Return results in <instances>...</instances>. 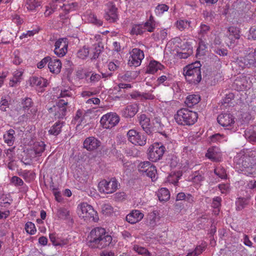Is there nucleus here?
<instances>
[{
  "label": "nucleus",
  "instance_id": "obj_31",
  "mask_svg": "<svg viewBox=\"0 0 256 256\" xmlns=\"http://www.w3.org/2000/svg\"><path fill=\"white\" fill-rule=\"evenodd\" d=\"M158 197L160 202L168 200L170 198V194L168 190L164 188H161L158 192Z\"/></svg>",
  "mask_w": 256,
  "mask_h": 256
},
{
  "label": "nucleus",
  "instance_id": "obj_8",
  "mask_svg": "<svg viewBox=\"0 0 256 256\" xmlns=\"http://www.w3.org/2000/svg\"><path fill=\"white\" fill-rule=\"evenodd\" d=\"M240 29L238 28L230 26L228 28L226 34L225 40L229 48H234V44L240 38Z\"/></svg>",
  "mask_w": 256,
  "mask_h": 256
},
{
  "label": "nucleus",
  "instance_id": "obj_13",
  "mask_svg": "<svg viewBox=\"0 0 256 256\" xmlns=\"http://www.w3.org/2000/svg\"><path fill=\"white\" fill-rule=\"evenodd\" d=\"M68 40L66 38H61L57 40L54 44V54L58 57H62L68 52Z\"/></svg>",
  "mask_w": 256,
  "mask_h": 256
},
{
  "label": "nucleus",
  "instance_id": "obj_2",
  "mask_svg": "<svg viewBox=\"0 0 256 256\" xmlns=\"http://www.w3.org/2000/svg\"><path fill=\"white\" fill-rule=\"evenodd\" d=\"M201 66L200 62H196L184 68V75L186 81L190 84H198L200 82Z\"/></svg>",
  "mask_w": 256,
  "mask_h": 256
},
{
  "label": "nucleus",
  "instance_id": "obj_40",
  "mask_svg": "<svg viewBox=\"0 0 256 256\" xmlns=\"http://www.w3.org/2000/svg\"><path fill=\"white\" fill-rule=\"evenodd\" d=\"M214 173L222 179H226L227 175L225 169L222 167H218L214 170Z\"/></svg>",
  "mask_w": 256,
  "mask_h": 256
},
{
  "label": "nucleus",
  "instance_id": "obj_35",
  "mask_svg": "<svg viewBox=\"0 0 256 256\" xmlns=\"http://www.w3.org/2000/svg\"><path fill=\"white\" fill-rule=\"evenodd\" d=\"M210 26L208 25L201 24L198 32V36H200V38H204L210 30Z\"/></svg>",
  "mask_w": 256,
  "mask_h": 256
},
{
  "label": "nucleus",
  "instance_id": "obj_17",
  "mask_svg": "<svg viewBox=\"0 0 256 256\" xmlns=\"http://www.w3.org/2000/svg\"><path fill=\"white\" fill-rule=\"evenodd\" d=\"M138 118L140 124L146 133L148 135L152 134L150 118L145 114H140Z\"/></svg>",
  "mask_w": 256,
  "mask_h": 256
},
{
  "label": "nucleus",
  "instance_id": "obj_4",
  "mask_svg": "<svg viewBox=\"0 0 256 256\" xmlns=\"http://www.w3.org/2000/svg\"><path fill=\"white\" fill-rule=\"evenodd\" d=\"M78 214L84 220L97 222L98 220L97 212L93 208L86 202L82 203L78 207Z\"/></svg>",
  "mask_w": 256,
  "mask_h": 256
},
{
  "label": "nucleus",
  "instance_id": "obj_34",
  "mask_svg": "<svg viewBox=\"0 0 256 256\" xmlns=\"http://www.w3.org/2000/svg\"><path fill=\"white\" fill-rule=\"evenodd\" d=\"M33 102L30 98H25L22 100V109L26 112H28L33 106Z\"/></svg>",
  "mask_w": 256,
  "mask_h": 256
},
{
  "label": "nucleus",
  "instance_id": "obj_30",
  "mask_svg": "<svg viewBox=\"0 0 256 256\" xmlns=\"http://www.w3.org/2000/svg\"><path fill=\"white\" fill-rule=\"evenodd\" d=\"M104 46L101 42H98L93 46V48L92 50V60H96L100 56V54L103 51Z\"/></svg>",
  "mask_w": 256,
  "mask_h": 256
},
{
  "label": "nucleus",
  "instance_id": "obj_43",
  "mask_svg": "<svg viewBox=\"0 0 256 256\" xmlns=\"http://www.w3.org/2000/svg\"><path fill=\"white\" fill-rule=\"evenodd\" d=\"M25 229L26 232L31 234H34L36 232V228L34 224L30 222H28L25 225Z\"/></svg>",
  "mask_w": 256,
  "mask_h": 256
},
{
  "label": "nucleus",
  "instance_id": "obj_21",
  "mask_svg": "<svg viewBox=\"0 0 256 256\" xmlns=\"http://www.w3.org/2000/svg\"><path fill=\"white\" fill-rule=\"evenodd\" d=\"M30 83L32 86H38L40 88L46 87L48 80L42 77L32 76L30 79Z\"/></svg>",
  "mask_w": 256,
  "mask_h": 256
},
{
  "label": "nucleus",
  "instance_id": "obj_10",
  "mask_svg": "<svg viewBox=\"0 0 256 256\" xmlns=\"http://www.w3.org/2000/svg\"><path fill=\"white\" fill-rule=\"evenodd\" d=\"M67 104V102H65L63 100H60L56 105L50 108L48 112H54V116L55 118L62 119L66 115V106Z\"/></svg>",
  "mask_w": 256,
  "mask_h": 256
},
{
  "label": "nucleus",
  "instance_id": "obj_28",
  "mask_svg": "<svg viewBox=\"0 0 256 256\" xmlns=\"http://www.w3.org/2000/svg\"><path fill=\"white\" fill-rule=\"evenodd\" d=\"M15 132L12 129H10L6 132V133L4 135V139L6 143L8 146H12L15 140L14 135Z\"/></svg>",
  "mask_w": 256,
  "mask_h": 256
},
{
  "label": "nucleus",
  "instance_id": "obj_3",
  "mask_svg": "<svg viewBox=\"0 0 256 256\" xmlns=\"http://www.w3.org/2000/svg\"><path fill=\"white\" fill-rule=\"evenodd\" d=\"M174 118L179 125L192 126L197 121L198 114L188 108H181L177 111Z\"/></svg>",
  "mask_w": 256,
  "mask_h": 256
},
{
  "label": "nucleus",
  "instance_id": "obj_12",
  "mask_svg": "<svg viewBox=\"0 0 256 256\" xmlns=\"http://www.w3.org/2000/svg\"><path fill=\"white\" fill-rule=\"evenodd\" d=\"M238 8L246 18H251L254 14L256 8L252 3L247 0L240 2Z\"/></svg>",
  "mask_w": 256,
  "mask_h": 256
},
{
  "label": "nucleus",
  "instance_id": "obj_61",
  "mask_svg": "<svg viewBox=\"0 0 256 256\" xmlns=\"http://www.w3.org/2000/svg\"><path fill=\"white\" fill-rule=\"evenodd\" d=\"M234 98V94L232 93H229L226 95V96L223 99L224 104H228Z\"/></svg>",
  "mask_w": 256,
  "mask_h": 256
},
{
  "label": "nucleus",
  "instance_id": "obj_52",
  "mask_svg": "<svg viewBox=\"0 0 256 256\" xmlns=\"http://www.w3.org/2000/svg\"><path fill=\"white\" fill-rule=\"evenodd\" d=\"M152 164L149 162H140L138 166V170L142 173H144L146 172L147 168L150 167Z\"/></svg>",
  "mask_w": 256,
  "mask_h": 256
},
{
  "label": "nucleus",
  "instance_id": "obj_51",
  "mask_svg": "<svg viewBox=\"0 0 256 256\" xmlns=\"http://www.w3.org/2000/svg\"><path fill=\"white\" fill-rule=\"evenodd\" d=\"M144 32V28L142 26L140 25H134L133 26L130 33L132 34H142Z\"/></svg>",
  "mask_w": 256,
  "mask_h": 256
},
{
  "label": "nucleus",
  "instance_id": "obj_11",
  "mask_svg": "<svg viewBox=\"0 0 256 256\" xmlns=\"http://www.w3.org/2000/svg\"><path fill=\"white\" fill-rule=\"evenodd\" d=\"M130 56L128 59V64L135 67L140 66L142 60L144 58V54L142 50L138 48L132 49L130 52Z\"/></svg>",
  "mask_w": 256,
  "mask_h": 256
},
{
  "label": "nucleus",
  "instance_id": "obj_50",
  "mask_svg": "<svg viewBox=\"0 0 256 256\" xmlns=\"http://www.w3.org/2000/svg\"><path fill=\"white\" fill-rule=\"evenodd\" d=\"M204 250V247L200 246H197L196 248L191 252H189L186 256H198Z\"/></svg>",
  "mask_w": 256,
  "mask_h": 256
},
{
  "label": "nucleus",
  "instance_id": "obj_19",
  "mask_svg": "<svg viewBox=\"0 0 256 256\" xmlns=\"http://www.w3.org/2000/svg\"><path fill=\"white\" fill-rule=\"evenodd\" d=\"M48 67L51 72L56 74H58L62 68L61 61L59 59L50 57V60L48 64Z\"/></svg>",
  "mask_w": 256,
  "mask_h": 256
},
{
  "label": "nucleus",
  "instance_id": "obj_24",
  "mask_svg": "<svg viewBox=\"0 0 256 256\" xmlns=\"http://www.w3.org/2000/svg\"><path fill=\"white\" fill-rule=\"evenodd\" d=\"M191 24L192 22L190 20H177L176 23V26L180 31L189 29L192 30V26Z\"/></svg>",
  "mask_w": 256,
  "mask_h": 256
},
{
  "label": "nucleus",
  "instance_id": "obj_37",
  "mask_svg": "<svg viewBox=\"0 0 256 256\" xmlns=\"http://www.w3.org/2000/svg\"><path fill=\"white\" fill-rule=\"evenodd\" d=\"M171 80L170 76L169 74L165 76H162L158 78L157 82L158 84H162L164 86H168L170 84V82Z\"/></svg>",
  "mask_w": 256,
  "mask_h": 256
},
{
  "label": "nucleus",
  "instance_id": "obj_32",
  "mask_svg": "<svg viewBox=\"0 0 256 256\" xmlns=\"http://www.w3.org/2000/svg\"><path fill=\"white\" fill-rule=\"evenodd\" d=\"M160 216L157 210H154L148 214V219L150 220V225L151 227H154L156 225V222L160 220Z\"/></svg>",
  "mask_w": 256,
  "mask_h": 256
},
{
  "label": "nucleus",
  "instance_id": "obj_45",
  "mask_svg": "<svg viewBox=\"0 0 256 256\" xmlns=\"http://www.w3.org/2000/svg\"><path fill=\"white\" fill-rule=\"evenodd\" d=\"M154 120V127L156 129L157 132L163 135H165L164 132H162L164 126L161 122L160 120L158 118H156Z\"/></svg>",
  "mask_w": 256,
  "mask_h": 256
},
{
  "label": "nucleus",
  "instance_id": "obj_57",
  "mask_svg": "<svg viewBox=\"0 0 256 256\" xmlns=\"http://www.w3.org/2000/svg\"><path fill=\"white\" fill-rule=\"evenodd\" d=\"M222 198L216 196L213 198L212 206L214 208H218L221 206Z\"/></svg>",
  "mask_w": 256,
  "mask_h": 256
},
{
  "label": "nucleus",
  "instance_id": "obj_9",
  "mask_svg": "<svg viewBox=\"0 0 256 256\" xmlns=\"http://www.w3.org/2000/svg\"><path fill=\"white\" fill-rule=\"evenodd\" d=\"M128 140L136 146H144L146 143V137L134 130H130L127 133Z\"/></svg>",
  "mask_w": 256,
  "mask_h": 256
},
{
  "label": "nucleus",
  "instance_id": "obj_53",
  "mask_svg": "<svg viewBox=\"0 0 256 256\" xmlns=\"http://www.w3.org/2000/svg\"><path fill=\"white\" fill-rule=\"evenodd\" d=\"M12 202V200L6 196L3 195L0 198V205L2 206H6V204L10 205Z\"/></svg>",
  "mask_w": 256,
  "mask_h": 256
},
{
  "label": "nucleus",
  "instance_id": "obj_25",
  "mask_svg": "<svg viewBox=\"0 0 256 256\" xmlns=\"http://www.w3.org/2000/svg\"><path fill=\"white\" fill-rule=\"evenodd\" d=\"M64 122L58 121L52 125L48 130V134L50 135L56 136L62 132V128L64 126Z\"/></svg>",
  "mask_w": 256,
  "mask_h": 256
},
{
  "label": "nucleus",
  "instance_id": "obj_36",
  "mask_svg": "<svg viewBox=\"0 0 256 256\" xmlns=\"http://www.w3.org/2000/svg\"><path fill=\"white\" fill-rule=\"evenodd\" d=\"M70 215V212L65 208H60L57 209L56 216L60 219H67Z\"/></svg>",
  "mask_w": 256,
  "mask_h": 256
},
{
  "label": "nucleus",
  "instance_id": "obj_49",
  "mask_svg": "<svg viewBox=\"0 0 256 256\" xmlns=\"http://www.w3.org/2000/svg\"><path fill=\"white\" fill-rule=\"evenodd\" d=\"M248 55V58H249L248 60L252 67H256V48L254 52H250Z\"/></svg>",
  "mask_w": 256,
  "mask_h": 256
},
{
  "label": "nucleus",
  "instance_id": "obj_15",
  "mask_svg": "<svg viewBox=\"0 0 256 256\" xmlns=\"http://www.w3.org/2000/svg\"><path fill=\"white\" fill-rule=\"evenodd\" d=\"M217 120L222 126L226 127L234 123V118L230 113H222L218 115Z\"/></svg>",
  "mask_w": 256,
  "mask_h": 256
},
{
  "label": "nucleus",
  "instance_id": "obj_55",
  "mask_svg": "<svg viewBox=\"0 0 256 256\" xmlns=\"http://www.w3.org/2000/svg\"><path fill=\"white\" fill-rule=\"evenodd\" d=\"M50 60V57L49 56L44 58L37 64L38 68L41 69L44 68V66L47 64V63H49V61Z\"/></svg>",
  "mask_w": 256,
  "mask_h": 256
},
{
  "label": "nucleus",
  "instance_id": "obj_38",
  "mask_svg": "<svg viewBox=\"0 0 256 256\" xmlns=\"http://www.w3.org/2000/svg\"><path fill=\"white\" fill-rule=\"evenodd\" d=\"M132 250L139 254L150 256V253L144 247L134 245Z\"/></svg>",
  "mask_w": 256,
  "mask_h": 256
},
{
  "label": "nucleus",
  "instance_id": "obj_59",
  "mask_svg": "<svg viewBox=\"0 0 256 256\" xmlns=\"http://www.w3.org/2000/svg\"><path fill=\"white\" fill-rule=\"evenodd\" d=\"M179 160L177 156H176L172 155L170 156V164L171 167L174 168L176 167L178 164V163Z\"/></svg>",
  "mask_w": 256,
  "mask_h": 256
},
{
  "label": "nucleus",
  "instance_id": "obj_62",
  "mask_svg": "<svg viewBox=\"0 0 256 256\" xmlns=\"http://www.w3.org/2000/svg\"><path fill=\"white\" fill-rule=\"evenodd\" d=\"M27 4H28V6H27L28 9L31 10H34L36 8H37L38 6H40V4H38V2H36L35 0H34L32 2H30L28 3Z\"/></svg>",
  "mask_w": 256,
  "mask_h": 256
},
{
  "label": "nucleus",
  "instance_id": "obj_54",
  "mask_svg": "<svg viewBox=\"0 0 256 256\" xmlns=\"http://www.w3.org/2000/svg\"><path fill=\"white\" fill-rule=\"evenodd\" d=\"M192 179L194 182L198 183L204 180V177L200 174L198 172H195L194 174Z\"/></svg>",
  "mask_w": 256,
  "mask_h": 256
},
{
  "label": "nucleus",
  "instance_id": "obj_47",
  "mask_svg": "<svg viewBox=\"0 0 256 256\" xmlns=\"http://www.w3.org/2000/svg\"><path fill=\"white\" fill-rule=\"evenodd\" d=\"M14 149V148H8L5 152L4 156L6 158H8L9 161H14L15 156Z\"/></svg>",
  "mask_w": 256,
  "mask_h": 256
},
{
  "label": "nucleus",
  "instance_id": "obj_5",
  "mask_svg": "<svg viewBox=\"0 0 256 256\" xmlns=\"http://www.w3.org/2000/svg\"><path fill=\"white\" fill-rule=\"evenodd\" d=\"M165 151L166 148L162 144L155 142L148 149V158L152 162H156L162 158Z\"/></svg>",
  "mask_w": 256,
  "mask_h": 256
},
{
  "label": "nucleus",
  "instance_id": "obj_41",
  "mask_svg": "<svg viewBox=\"0 0 256 256\" xmlns=\"http://www.w3.org/2000/svg\"><path fill=\"white\" fill-rule=\"evenodd\" d=\"M192 54V50L191 48H188L186 51L178 52L176 56L179 58H186Z\"/></svg>",
  "mask_w": 256,
  "mask_h": 256
},
{
  "label": "nucleus",
  "instance_id": "obj_56",
  "mask_svg": "<svg viewBox=\"0 0 256 256\" xmlns=\"http://www.w3.org/2000/svg\"><path fill=\"white\" fill-rule=\"evenodd\" d=\"M206 156L213 161L216 160V154L214 152V149L209 148L206 154Z\"/></svg>",
  "mask_w": 256,
  "mask_h": 256
},
{
  "label": "nucleus",
  "instance_id": "obj_29",
  "mask_svg": "<svg viewBox=\"0 0 256 256\" xmlns=\"http://www.w3.org/2000/svg\"><path fill=\"white\" fill-rule=\"evenodd\" d=\"M248 55L247 54L244 57L238 58L234 62L242 68H244L246 66L248 68L252 67V66L250 64V60H248L249 58H248Z\"/></svg>",
  "mask_w": 256,
  "mask_h": 256
},
{
  "label": "nucleus",
  "instance_id": "obj_27",
  "mask_svg": "<svg viewBox=\"0 0 256 256\" xmlns=\"http://www.w3.org/2000/svg\"><path fill=\"white\" fill-rule=\"evenodd\" d=\"M250 197L239 198L236 202V210H241L244 208L250 202Z\"/></svg>",
  "mask_w": 256,
  "mask_h": 256
},
{
  "label": "nucleus",
  "instance_id": "obj_42",
  "mask_svg": "<svg viewBox=\"0 0 256 256\" xmlns=\"http://www.w3.org/2000/svg\"><path fill=\"white\" fill-rule=\"evenodd\" d=\"M168 8V6L165 4H158L155 8V12L157 15H160L165 12H167Z\"/></svg>",
  "mask_w": 256,
  "mask_h": 256
},
{
  "label": "nucleus",
  "instance_id": "obj_20",
  "mask_svg": "<svg viewBox=\"0 0 256 256\" xmlns=\"http://www.w3.org/2000/svg\"><path fill=\"white\" fill-rule=\"evenodd\" d=\"M144 217V214L138 210L132 211L128 214L126 218V220L131 224H134L140 221Z\"/></svg>",
  "mask_w": 256,
  "mask_h": 256
},
{
  "label": "nucleus",
  "instance_id": "obj_16",
  "mask_svg": "<svg viewBox=\"0 0 256 256\" xmlns=\"http://www.w3.org/2000/svg\"><path fill=\"white\" fill-rule=\"evenodd\" d=\"M250 84L248 82L245 76L238 77L234 80L233 87L238 91H243L250 88Z\"/></svg>",
  "mask_w": 256,
  "mask_h": 256
},
{
  "label": "nucleus",
  "instance_id": "obj_58",
  "mask_svg": "<svg viewBox=\"0 0 256 256\" xmlns=\"http://www.w3.org/2000/svg\"><path fill=\"white\" fill-rule=\"evenodd\" d=\"M204 16L205 18H210V20L213 21V19L215 18L216 14L214 11L210 10V12L208 11H204Z\"/></svg>",
  "mask_w": 256,
  "mask_h": 256
},
{
  "label": "nucleus",
  "instance_id": "obj_63",
  "mask_svg": "<svg viewBox=\"0 0 256 256\" xmlns=\"http://www.w3.org/2000/svg\"><path fill=\"white\" fill-rule=\"evenodd\" d=\"M143 28L144 32L147 30L149 32H152L154 30V27H153L152 24L149 22H146L144 25Z\"/></svg>",
  "mask_w": 256,
  "mask_h": 256
},
{
  "label": "nucleus",
  "instance_id": "obj_22",
  "mask_svg": "<svg viewBox=\"0 0 256 256\" xmlns=\"http://www.w3.org/2000/svg\"><path fill=\"white\" fill-rule=\"evenodd\" d=\"M138 111V107L136 104L128 106L122 111V116L126 118H132L135 116Z\"/></svg>",
  "mask_w": 256,
  "mask_h": 256
},
{
  "label": "nucleus",
  "instance_id": "obj_23",
  "mask_svg": "<svg viewBox=\"0 0 256 256\" xmlns=\"http://www.w3.org/2000/svg\"><path fill=\"white\" fill-rule=\"evenodd\" d=\"M164 68V66L160 62L156 61H150L147 68L146 72L148 74H154L158 70H162Z\"/></svg>",
  "mask_w": 256,
  "mask_h": 256
},
{
  "label": "nucleus",
  "instance_id": "obj_1",
  "mask_svg": "<svg viewBox=\"0 0 256 256\" xmlns=\"http://www.w3.org/2000/svg\"><path fill=\"white\" fill-rule=\"evenodd\" d=\"M112 240L104 228L96 227L90 231L88 236V246L92 248L102 249L109 246Z\"/></svg>",
  "mask_w": 256,
  "mask_h": 256
},
{
  "label": "nucleus",
  "instance_id": "obj_18",
  "mask_svg": "<svg viewBox=\"0 0 256 256\" xmlns=\"http://www.w3.org/2000/svg\"><path fill=\"white\" fill-rule=\"evenodd\" d=\"M100 142L98 139L94 137H89L86 138L83 144L84 148L88 150L92 151L96 149L100 146Z\"/></svg>",
  "mask_w": 256,
  "mask_h": 256
},
{
  "label": "nucleus",
  "instance_id": "obj_7",
  "mask_svg": "<svg viewBox=\"0 0 256 256\" xmlns=\"http://www.w3.org/2000/svg\"><path fill=\"white\" fill-rule=\"evenodd\" d=\"M118 182L116 178H112L110 180H102L98 184V188L100 192L105 194H112L118 189Z\"/></svg>",
  "mask_w": 256,
  "mask_h": 256
},
{
  "label": "nucleus",
  "instance_id": "obj_6",
  "mask_svg": "<svg viewBox=\"0 0 256 256\" xmlns=\"http://www.w3.org/2000/svg\"><path fill=\"white\" fill-rule=\"evenodd\" d=\"M119 122L120 117L114 112H109L104 115L100 120L102 128L106 129L111 128L115 126Z\"/></svg>",
  "mask_w": 256,
  "mask_h": 256
},
{
  "label": "nucleus",
  "instance_id": "obj_26",
  "mask_svg": "<svg viewBox=\"0 0 256 256\" xmlns=\"http://www.w3.org/2000/svg\"><path fill=\"white\" fill-rule=\"evenodd\" d=\"M200 100V97L198 94H192L187 96L185 101L186 104L189 108L198 104Z\"/></svg>",
  "mask_w": 256,
  "mask_h": 256
},
{
  "label": "nucleus",
  "instance_id": "obj_33",
  "mask_svg": "<svg viewBox=\"0 0 256 256\" xmlns=\"http://www.w3.org/2000/svg\"><path fill=\"white\" fill-rule=\"evenodd\" d=\"M46 144L43 142H36L34 145V150L36 155L40 156L45 150Z\"/></svg>",
  "mask_w": 256,
  "mask_h": 256
},
{
  "label": "nucleus",
  "instance_id": "obj_44",
  "mask_svg": "<svg viewBox=\"0 0 256 256\" xmlns=\"http://www.w3.org/2000/svg\"><path fill=\"white\" fill-rule=\"evenodd\" d=\"M84 119V116L83 115V112L80 110H78L73 120L75 124L78 122V126H79L83 121Z\"/></svg>",
  "mask_w": 256,
  "mask_h": 256
},
{
  "label": "nucleus",
  "instance_id": "obj_39",
  "mask_svg": "<svg viewBox=\"0 0 256 256\" xmlns=\"http://www.w3.org/2000/svg\"><path fill=\"white\" fill-rule=\"evenodd\" d=\"M144 173H146V176L150 178L152 180L156 178V167L152 165L148 168L146 172Z\"/></svg>",
  "mask_w": 256,
  "mask_h": 256
},
{
  "label": "nucleus",
  "instance_id": "obj_60",
  "mask_svg": "<svg viewBox=\"0 0 256 256\" xmlns=\"http://www.w3.org/2000/svg\"><path fill=\"white\" fill-rule=\"evenodd\" d=\"M214 52L220 56H226L228 54V50L224 48H216Z\"/></svg>",
  "mask_w": 256,
  "mask_h": 256
},
{
  "label": "nucleus",
  "instance_id": "obj_46",
  "mask_svg": "<svg viewBox=\"0 0 256 256\" xmlns=\"http://www.w3.org/2000/svg\"><path fill=\"white\" fill-rule=\"evenodd\" d=\"M102 212L104 215H110L113 212V208L109 204H104L102 206Z\"/></svg>",
  "mask_w": 256,
  "mask_h": 256
},
{
  "label": "nucleus",
  "instance_id": "obj_64",
  "mask_svg": "<svg viewBox=\"0 0 256 256\" xmlns=\"http://www.w3.org/2000/svg\"><path fill=\"white\" fill-rule=\"evenodd\" d=\"M12 182L18 186H22L24 184L23 180L19 177L14 176L12 178Z\"/></svg>",
  "mask_w": 256,
  "mask_h": 256
},
{
  "label": "nucleus",
  "instance_id": "obj_14",
  "mask_svg": "<svg viewBox=\"0 0 256 256\" xmlns=\"http://www.w3.org/2000/svg\"><path fill=\"white\" fill-rule=\"evenodd\" d=\"M108 10L105 13L104 18L110 22H115L118 20V8L112 2L108 4Z\"/></svg>",
  "mask_w": 256,
  "mask_h": 256
},
{
  "label": "nucleus",
  "instance_id": "obj_48",
  "mask_svg": "<svg viewBox=\"0 0 256 256\" xmlns=\"http://www.w3.org/2000/svg\"><path fill=\"white\" fill-rule=\"evenodd\" d=\"M90 51L88 48L84 46L80 49L78 52V56L82 59H84L88 56Z\"/></svg>",
  "mask_w": 256,
  "mask_h": 256
}]
</instances>
